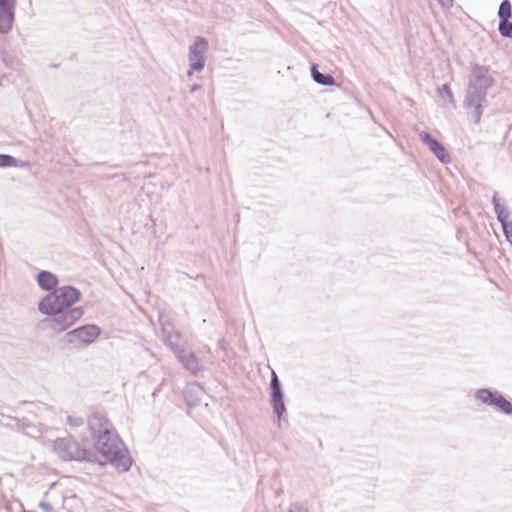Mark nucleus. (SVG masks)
<instances>
[{
  "label": "nucleus",
  "instance_id": "nucleus-1",
  "mask_svg": "<svg viewBox=\"0 0 512 512\" xmlns=\"http://www.w3.org/2000/svg\"><path fill=\"white\" fill-rule=\"evenodd\" d=\"M96 448L99 456L93 460L101 465L113 464L118 470L124 472L129 470L132 459L123 442L115 434L100 436L96 441Z\"/></svg>",
  "mask_w": 512,
  "mask_h": 512
},
{
  "label": "nucleus",
  "instance_id": "nucleus-2",
  "mask_svg": "<svg viewBox=\"0 0 512 512\" xmlns=\"http://www.w3.org/2000/svg\"><path fill=\"white\" fill-rule=\"evenodd\" d=\"M80 292L70 286L62 287L47 295L39 303V311L46 315H57L78 302Z\"/></svg>",
  "mask_w": 512,
  "mask_h": 512
},
{
  "label": "nucleus",
  "instance_id": "nucleus-3",
  "mask_svg": "<svg viewBox=\"0 0 512 512\" xmlns=\"http://www.w3.org/2000/svg\"><path fill=\"white\" fill-rule=\"evenodd\" d=\"M53 450L64 461H92V456L86 448L71 437L55 440Z\"/></svg>",
  "mask_w": 512,
  "mask_h": 512
},
{
  "label": "nucleus",
  "instance_id": "nucleus-4",
  "mask_svg": "<svg viewBox=\"0 0 512 512\" xmlns=\"http://www.w3.org/2000/svg\"><path fill=\"white\" fill-rule=\"evenodd\" d=\"M82 310L80 308H73L67 311H63L58 314L59 316L54 318L53 329L56 332H62L71 327L74 323H76L82 317Z\"/></svg>",
  "mask_w": 512,
  "mask_h": 512
},
{
  "label": "nucleus",
  "instance_id": "nucleus-5",
  "mask_svg": "<svg viewBox=\"0 0 512 512\" xmlns=\"http://www.w3.org/2000/svg\"><path fill=\"white\" fill-rule=\"evenodd\" d=\"M100 334V330L95 325H86L77 328L68 333L69 342L89 344L93 342Z\"/></svg>",
  "mask_w": 512,
  "mask_h": 512
},
{
  "label": "nucleus",
  "instance_id": "nucleus-6",
  "mask_svg": "<svg viewBox=\"0 0 512 512\" xmlns=\"http://www.w3.org/2000/svg\"><path fill=\"white\" fill-rule=\"evenodd\" d=\"M89 427L97 439L102 435L112 434L110 431V423L107 418L100 415H93L89 420Z\"/></svg>",
  "mask_w": 512,
  "mask_h": 512
},
{
  "label": "nucleus",
  "instance_id": "nucleus-7",
  "mask_svg": "<svg viewBox=\"0 0 512 512\" xmlns=\"http://www.w3.org/2000/svg\"><path fill=\"white\" fill-rule=\"evenodd\" d=\"M421 139L441 162L445 163L449 161V155L445 148L437 140L432 138L429 133H423Z\"/></svg>",
  "mask_w": 512,
  "mask_h": 512
},
{
  "label": "nucleus",
  "instance_id": "nucleus-8",
  "mask_svg": "<svg viewBox=\"0 0 512 512\" xmlns=\"http://www.w3.org/2000/svg\"><path fill=\"white\" fill-rule=\"evenodd\" d=\"M38 284L45 290H52L57 286L58 280L52 273L42 271L38 275Z\"/></svg>",
  "mask_w": 512,
  "mask_h": 512
},
{
  "label": "nucleus",
  "instance_id": "nucleus-9",
  "mask_svg": "<svg viewBox=\"0 0 512 512\" xmlns=\"http://www.w3.org/2000/svg\"><path fill=\"white\" fill-rule=\"evenodd\" d=\"M13 20L12 11H0V32L7 33L12 27Z\"/></svg>",
  "mask_w": 512,
  "mask_h": 512
},
{
  "label": "nucleus",
  "instance_id": "nucleus-10",
  "mask_svg": "<svg viewBox=\"0 0 512 512\" xmlns=\"http://www.w3.org/2000/svg\"><path fill=\"white\" fill-rule=\"evenodd\" d=\"M498 394V392H492L489 389H480L476 392V398L483 404L492 406Z\"/></svg>",
  "mask_w": 512,
  "mask_h": 512
},
{
  "label": "nucleus",
  "instance_id": "nucleus-11",
  "mask_svg": "<svg viewBox=\"0 0 512 512\" xmlns=\"http://www.w3.org/2000/svg\"><path fill=\"white\" fill-rule=\"evenodd\" d=\"M494 404L492 406H495L498 408L501 412L511 415L512 414V403L508 401L506 398H504L501 394H498L497 397L494 399Z\"/></svg>",
  "mask_w": 512,
  "mask_h": 512
},
{
  "label": "nucleus",
  "instance_id": "nucleus-12",
  "mask_svg": "<svg viewBox=\"0 0 512 512\" xmlns=\"http://www.w3.org/2000/svg\"><path fill=\"white\" fill-rule=\"evenodd\" d=\"M312 76H313V79L319 83V84H322V85H328V86H331L335 83V80L332 76L330 75H324L322 73H320L316 67H313L312 68Z\"/></svg>",
  "mask_w": 512,
  "mask_h": 512
},
{
  "label": "nucleus",
  "instance_id": "nucleus-13",
  "mask_svg": "<svg viewBox=\"0 0 512 512\" xmlns=\"http://www.w3.org/2000/svg\"><path fill=\"white\" fill-rule=\"evenodd\" d=\"M189 61L192 69L195 71H200L204 67L203 55L196 52L190 51Z\"/></svg>",
  "mask_w": 512,
  "mask_h": 512
},
{
  "label": "nucleus",
  "instance_id": "nucleus-14",
  "mask_svg": "<svg viewBox=\"0 0 512 512\" xmlns=\"http://www.w3.org/2000/svg\"><path fill=\"white\" fill-rule=\"evenodd\" d=\"M498 16L500 19L507 20L512 17V5L509 0H504L499 7Z\"/></svg>",
  "mask_w": 512,
  "mask_h": 512
},
{
  "label": "nucleus",
  "instance_id": "nucleus-15",
  "mask_svg": "<svg viewBox=\"0 0 512 512\" xmlns=\"http://www.w3.org/2000/svg\"><path fill=\"white\" fill-rule=\"evenodd\" d=\"M208 47V42L202 37H197L190 51L203 55Z\"/></svg>",
  "mask_w": 512,
  "mask_h": 512
},
{
  "label": "nucleus",
  "instance_id": "nucleus-16",
  "mask_svg": "<svg viewBox=\"0 0 512 512\" xmlns=\"http://www.w3.org/2000/svg\"><path fill=\"white\" fill-rule=\"evenodd\" d=\"M498 30L502 36L511 37L512 22L510 21V19H507V20L500 19Z\"/></svg>",
  "mask_w": 512,
  "mask_h": 512
},
{
  "label": "nucleus",
  "instance_id": "nucleus-17",
  "mask_svg": "<svg viewBox=\"0 0 512 512\" xmlns=\"http://www.w3.org/2000/svg\"><path fill=\"white\" fill-rule=\"evenodd\" d=\"M273 402H274V408L275 411L281 415V413L284 411V403L282 400V394L279 393L277 396H273Z\"/></svg>",
  "mask_w": 512,
  "mask_h": 512
},
{
  "label": "nucleus",
  "instance_id": "nucleus-18",
  "mask_svg": "<svg viewBox=\"0 0 512 512\" xmlns=\"http://www.w3.org/2000/svg\"><path fill=\"white\" fill-rule=\"evenodd\" d=\"M271 387L273 390V396H277L279 393H281L278 378L275 372H272Z\"/></svg>",
  "mask_w": 512,
  "mask_h": 512
},
{
  "label": "nucleus",
  "instance_id": "nucleus-19",
  "mask_svg": "<svg viewBox=\"0 0 512 512\" xmlns=\"http://www.w3.org/2000/svg\"><path fill=\"white\" fill-rule=\"evenodd\" d=\"M15 0H0V11H12Z\"/></svg>",
  "mask_w": 512,
  "mask_h": 512
},
{
  "label": "nucleus",
  "instance_id": "nucleus-20",
  "mask_svg": "<svg viewBox=\"0 0 512 512\" xmlns=\"http://www.w3.org/2000/svg\"><path fill=\"white\" fill-rule=\"evenodd\" d=\"M14 163V159L8 155H0V166H10Z\"/></svg>",
  "mask_w": 512,
  "mask_h": 512
},
{
  "label": "nucleus",
  "instance_id": "nucleus-21",
  "mask_svg": "<svg viewBox=\"0 0 512 512\" xmlns=\"http://www.w3.org/2000/svg\"><path fill=\"white\" fill-rule=\"evenodd\" d=\"M498 218H499V220L502 222L503 229H504V231H505V233H506L507 238L509 239L508 230H507V228H508L507 223L504 221V218L502 217V215H501V214H499V215H498Z\"/></svg>",
  "mask_w": 512,
  "mask_h": 512
},
{
  "label": "nucleus",
  "instance_id": "nucleus-22",
  "mask_svg": "<svg viewBox=\"0 0 512 512\" xmlns=\"http://www.w3.org/2000/svg\"><path fill=\"white\" fill-rule=\"evenodd\" d=\"M68 422L70 423V425H76L77 424L76 419H72L71 417H68Z\"/></svg>",
  "mask_w": 512,
  "mask_h": 512
}]
</instances>
